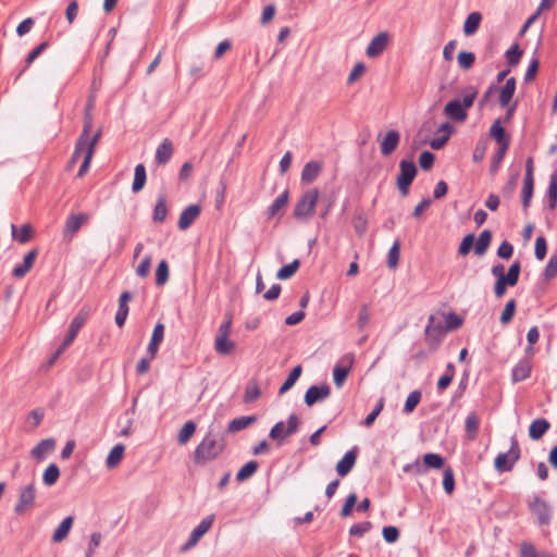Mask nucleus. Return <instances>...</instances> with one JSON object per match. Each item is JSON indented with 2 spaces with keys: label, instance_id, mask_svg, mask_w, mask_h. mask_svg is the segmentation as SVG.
<instances>
[{
  "label": "nucleus",
  "instance_id": "4468645a",
  "mask_svg": "<svg viewBox=\"0 0 557 557\" xmlns=\"http://www.w3.org/2000/svg\"><path fill=\"white\" fill-rule=\"evenodd\" d=\"M201 213L199 205H189L180 214L177 226L181 231H185L191 226Z\"/></svg>",
  "mask_w": 557,
  "mask_h": 557
},
{
  "label": "nucleus",
  "instance_id": "9b49d317",
  "mask_svg": "<svg viewBox=\"0 0 557 557\" xmlns=\"http://www.w3.org/2000/svg\"><path fill=\"white\" fill-rule=\"evenodd\" d=\"M529 509L536 516L540 525H548L552 519V508L548 503L540 497L529 504Z\"/></svg>",
  "mask_w": 557,
  "mask_h": 557
},
{
  "label": "nucleus",
  "instance_id": "aec40b11",
  "mask_svg": "<svg viewBox=\"0 0 557 557\" xmlns=\"http://www.w3.org/2000/svg\"><path fill=\"white\" fill-rule=\"evenodd\" d=\"M164 338V325L158 322L154 325L152 336L150 343L147 347V355H150V358H154L159 350V345L162 343Z\"/></svg>",
  "mask_w": 557,
  "mask_h": 557
},
{
  "label": "nucleus",
  "instance_id": "f03ea898",
  "mask_svg": "<svg viewBox=\"0 0 557 557\" xmlns=\"http://www.w3.org/2000/svg\"><path fill=\"white\" fill-rule=\"evenodd\" d=\"M478 96L474 86H468L462 90V101L454 99L446 103L444 114L456 122H463L468 117L467 110L470 109Z\"/></svg>",
  "mask_w": 557,
  "mask_h": 557
},
{
  "label": "nucleus",
  "instance_id": "dca6fc26",
  "mask_svg": "<svg viewBox=\"0 0 557 557\" xmlns=\"http://www.w3.org/2000/svg\"><path fill=\"white\" fill-rule=\"evenodd\" d=\"M400 141V134L395 129H391L386 133L380 144L381 153L384 157L392 154L397 148Z\"/></svg>",
  "mask_w": 557,
  "mask_h": 557
},
{
  "label": "nucleus",
  "instance_id": "09e8293b",
  "mask_svg": "<svg viewBox=\"0 0 557 557\" xmlns=\"http://www.w3.org/2000/svg\"><path fill=\"white\" fill-rule=\"evenodd\" d=\"M11 230H12V237L15 240H17L18 243L25 244V243L29 242V239L32 237L30 225H28V224L22 225L20 232L17 233V227L14 224H12Z\"/></svg>",
  "mask_w": 557,
  "mask_h": 557
},
{
  "label": "nucleus",
  "instance_id": "0e129e2a",
  "mask_svg": "<svg viewBox=\"0 0 557 557\" xmlns=\"http://www.w3.org/2000/svg\"><path fill=\"white\" fill-rule=\"evenodd\" d=\"M487 149V140L486 139H480L473 150L472 159L475 163L481 162L484 157Z\"/></svg>",
  "mask_w": 557,
  "mask_h": 557
},
{
  "label": "nucleus",
  "instance_id": "f3484780",
  "mask_svg": "<svg viewBox=\"0 0 557 557\" xmlns=\"http://www.w3.org/2000/svg\"><path fill=\"white\" fill-rule=\"evenodd\" d=\"M358 447L348 450L336 465V472L341 476L347 475L354 468L357 460Z\"/></svg>",
  "mask_w": 557,
  "mask_h": 557
},
{
  "label": "nucleus",
  "instance_id": "5701e85b",
  "mask_svg": "<svg viewBox=\"0 0 557 557\" xmlns=\"http://www.w3.org/2000/svg\"><path fill=\"white\" fill-rule=\"evenodd\" d=\"M321 170L322 164L318 161H310L306 163L301 172V182L307 184L312 183L317 180Z\"/></svg>",
  "mask_w": 557,
  "mask_h": 557
},
{
  "label": "nucleus",
  "instance_id": "a211bd4d",
  "mask_svg": "<svg viewBox=\"0 0 557 557\" xmlns=\"http://www.w3.org/2000/svg\"><path fill=\"white\" fill-rule=\"evenodd\" d=\"M173 152L174 147L172 141L169 138H164L156 150L154 162L158 165L166 164L171 160Z\"/></svg>",
  "mask_w": 557,
  "mask_h": 557
},
{
  "label": "nucleus",
  "instance_id": "6e6d98bb",
  "mask_svg": "<svg viewBox=\"0 0 557 557\" xmlns=\"http://www.w3.org/2000/svg\"><path fill=\"white\" fill-rule=\"evenodd\" d=\"M400 255V243L399 240H395L392 247L388 250L387 255V265L389 269H395L398 265Z\"/></svg>",
  "mask_w": 557,
  "mask_h": 557
},
{
  "label": "nucleus",
  "instance_id": "338daca9",
  "mask_svg": "<svg viewBox=\"0 0 557 557\" xmlns=\"http://www.w3.org/2000/svg\"><path fill=\"white\" fill-rule=\"evenodd\" d=\"M539 66H540V60L536 55H534L524 73L523 79L525 83H530L535 78Z\"/></svg>",
  "mask_w": 557,
  "mask_h": 557
},
{
  "label": "nucleus",
  "instance_id": "f8f14e48",
  "mask_svg": "<svg viewBox=\"0 0 557 557\" xmlns=\"http://www.w3.org/2000/svg\"><path fill=\"white\" fill-rule=\"evenodd\" d=\"M391 40V36L387 32H381L375 35L371 41L369 42L366 54L370 59H375L380 57L384 50L387 48Z\"/></svg>",
  "mask_w": 557,
  "mask_h": 557
},
{
  "label": "nucleus",
  "instance_id": "c03bdc74",
  "mask_svg": "<svg viewBox=\"0 0 557 557\" xmlns=\"http://www.w3.org/2000/svg\"><path fill=\"white\" fill-rule=\"evenodd\" d=\"M258 462L255 460H251L247 463H245L237 472L236 480L238 482H243L251 478L258 470Z\"/></svg>",
  "mask_w": 557,
  "mask_h": 557
},
{
  "label": "nucleus",
  "instance_id": "b1692460",
  "mask_svg": "<svg viewBox=\"0 0 557 557\" xmlns=\"http://www.w3.org/2000/svg\"><path fill=\"white\" fill-rule=\"evenodd\" d=\"M516 91V78L510 77L506 81L505 85L499 91V104L500 107H508Z\"/></svg>",
  "mask_w": 557,
  "mask_h": 557
},
{
  "label": "nucleus",
  "instance_id": "412c9836",
  "mask_svg": "<svg viewBox=\"0 0 557 557\" xmlns=\"http://www.w3.org/2000/svg\"><path fill=\"white\" fill-rule=\"evenodd\" d=\"M132 299V294L129 292H123L119 298V308L115 314V323L119 327H122L125 324V321L128 315V305L127 302Z\"/></svg>",
  "mask_w": 557,
  "mask_h": 557
},
{
  "label": "nucleus",
  "instance_id": "e2e57ef3",
  "mask_svg": "<svg viewBox=\"0 0 557 557\" xmlns=\"http://www.w3.org/2000/svg\"><path fill=\"white\" fill-rule=\"evenodd\" d=\"M521 271V264L519 261H515L508 269V272L505 274L510 283V287H513L518 281Z\"/></svg>",
  "mask_w": 557,
  "mask_h": 557
},
{
  "label": "nucleus",
  "instance_id": "603ef678",
  "mask_svg": "<svg viewBox=\"0 0 557 557\" xmlns=\"http://www.w3.org/2000/svg\"><path fill=\"white\" fill-rule=\"evenodd\" d=\"M523 54L518 44H513L505 53L509 66H516Z\"/></svg>",
  "mask_w": 557,
  "mask_h": 557
},
{
  "label": "nucleus",
  "instance_id": "f257e3e1",
  "mask_svg": "<svg viewBox=\"0 0 557 557\" xmlns=\"http://www.w3.org/2000/svg\"><path fill=\"white\" fill-rule=\"evenodd\" d=\"M225 448L223 435L213 434L211 431L206 434L200 444L195 449V462L205 463L215 459Z\"/></svg>",
  "mask_w": 557,
  "mask_h": 557
},
{
  "label": "nucleus",
  "instance_id": "13d9d810",
  "mask_svg": "<svg viewBox=\"0 0 557 557\" xmlns=\"http://www.w3.org/2000/svg\"><path fill=\"white\" fill-rule=\"evenodd\" d=\"M423 462L428 468L440 469L444 465V459L438 454L429 453L424 455Z\"/></svg>",
  "mask_w": 557,
  "mask_h": 557
},
{
  "label": "nucleus",
  "instance_id": "e433bc0d",
  "mask_svg": "<svg viewBox=\"0 0 557 557\" xmlns=\"http://www.w3.org/2000/svg\"><path fill=\"white\" fill-rule=\"evenodd\" d=\"M146 169L144 164L139 163L135 166L134 181L132 185V190L134 193L140 191L146 184Z\"/></svg>",
  "mask_w": 557,
  "mask_h": 557
},
{
  "label": "nucleus",
  "instance_id": "2f4dec72",
  "mask_svg": "<svg viewBox=\"0 0 557 557\" xmlns=\"http://www.w3.org/2000/svg\"><path fill=\"white\" fill-rule=\"evenodd\" d=\"M492 242V232L490 230H484L479 235L475 246H474V252L478 256H483L487 248L490 247Z\"/></svg>",
  "mask_w": 557,
  "mask_h": 557
},
{
  "label": "nucleus",
  "instance_id": "864d4df0",
  "mask_svg": "<svg viewBox=\"0 0 557 557\" xmlns=\"http://www.w3.org/2000/svg\"><path fill=\"white\" fill-rule=\"evenodd\" d=\"M169 281V264L165 260H161L156 271L157 286H163Z\"/></svg>",
  "mask_w": 557,
  "mask_h": 557
},
{
  "label": "nucleus",
  "instance_id": "a878e982",
  "mask_svg": "<svg viewBox=\"0 0 557 557\" xmlns=\"http://www.w3.org/2000/svg\"><path fill=\"white\" fill-rule=\"evenodd\" d=\"M74 518L72 516H69L64 518L61 523L55 529L53 535H52V542L60 543L63 540H65L73 527Z\"/></svg>",
  "mask_w": 557,
  "mask_h": 557
},
{
  "label": "nucleus",
  "instance_id": "1a4fd4ad",
  "mask_svg": "<svg viewBox=\"0 0 557 557\" xmlns=\"http://www.w3.org/2000/svg\"><path fill=\"white\" fill-rule=\"evenodd\" d=\"M86 319H87V313H84V312H79L78 314H76L74 317V319L72 320V322L70 324L69 332H67L63 343L55 351V355H54L52 361L55 360L73 343V341L76 338L79 330L85 324Z\"/></svg>",
  "mask_w": 557,
  "mask_h": 557
},
{
  "label": "nucleus",
  "instance_id": "6e6552de",
  "mask_svg": "<svg viewBox=\"0 0 557 557\" xmlns=\"http://www.w3.org/2000/svg\"><path fill=\"white\" fill-rule=\"evenodd\" d=\"M91 127H92L91 115L89 112H86L85 117H84L83 131L75 144V149H74V152L71 158L72 163H75L78 160V158L83 151H85V152L87 151V147H89V143L91 141V137H92V136H90Z\"/></svg>",
  "mask_w": 557,
  "mask_h": 557
},
{
  "label": "nucleus",
  "instance_id": "4d7b16f0",
  "mask_svg": "<svg viewBox=\"0 0 557 557\" xmlns=\"http://www.w3.org/2000/svg\"><path fill=\"white\" fill-rule=\"evenodd\" d=\"M516 300L515 299H510L506 305H505V308L500 314V318H499V321L502 324L506 325L508 324L512 318H513V314H515V311H516Z\"/></svg>",
  "mask_w": 557,
  "mask_h": 557
},
{
  "label": "nucleus",
  "instance_id": "0eeeda50",
  "mask_svg": "<svg viewBox=\"0 0 557 557\" xmlns=\"http://www.w3.org/2000/svg\"><path fill=\"white\" fill-rule=\"evenodd\" d=\"M354 363L355 355L352 352H347L337 360L333 369V381L337 388H341L344 385Z\"/></svg>",
  "mask_w": 557,
  "mask_h": 557
},
{
  "label": "nucleus",
  "instance_id": "8fccbe9b",
  "mask_svg": "<svg viewBox=\"0 0 557 557\" xmlns=\"http://www.w3.org/2000/svg\"><path fill=\"white\" fill-rule=\"evenodd\" d=\"M300 267V261L298 259H295L293 262L282 267L277 273H276V277L278 280H288L296 272L297 270L299 269Z\"/></svg>",
  "mask_w": 557,
  "mask_h": 557
},
{
  "label": "nucleus",
  "instance_id": "bb28decb",
  "mask_svg": "<svg viewBox=\"0 0 557 557\" xmlns=\"http://www.w3.org/2000/svg\"><path fill=\"white\" fill-rule=\"evenodd\" d=\"M548 429L549 422L546 419H535L529 426V436L532 440L537 441L548 431Z\"/></svg>",
  "mask_w": 557,
  "mask_h": 557
},
{
  "label": "nucleus",
  "instance_id": "a18cd8bd",
  "mask_svg": "<svg viewBox=\"0 0 557 557\" xmlns=\"http://www.w3.org/2000/svg\"><path fill=\"white\" fill-rule=\"evenodd\" d=\"M301 371H302L301 366H296L295 368H293V370L289 372L287 379L285 380V382L282 384V386L278 389L280 395L285 394L287 391H289L294 386L296 381L299 379Z\"/></svg>",
  "mask_w": 557,
  "mask_h": 557
},
{
  "label": "nucleus",
  "instance_id": "c9c22d12",
  "mask_svg": "<svg viewBox=\"0 0 557 557\" xmlns=\"http://www.w3.org/2000/svg\"><path fill=\"white\" fill-rule=\"evenodd\" d=\"M261 396V391L256 380H250L246 384L243 400L246 404L257 400Z\"/></svg>",
  "mask_w": 557,
  "mask_h": 557
},
{
  "label": "nucleus",
  "instance_id": "2eb2a0df",
  "mask_svg": "<svg viewBox=\"0 0 557 557\" xmlns=\"http://www.w3.org/2000/svg\"><path fill=\"white\" fill-rule=\"evenodd\" d=\"M88 220L89 215L87 213L69 215L64 224V236L73 237Z\"/></svg>",
  "mask_w": 557,
  "mask_h": 557
},
{
  "label": "nucleus",
  "instance_id": "69168bd1",
  "mask_svg": "<svg viewBox=\"0 0 557 557\" xmlns=\"http://www.w3.org/2000/svg\"><path fill=\"white\" fill-rule=\"evenodd\" d=\"M101 540H102V535L100 532H94L90 535V540H89L88 547L85 553V557H94L96 548L100 545Z\"/></svg>",
  "mask_w": 557,
  "mask_h": 557
},
{
  "label": "nucleus",
  "instance_id": "680f3d73",
  "mask_svg": "<svg viewBox=\"0 0 557 557\" xmlns=\"http://www.w3.org/2000/svg\"><path fill=\"white\" fill-rule=\"evenodd\" d=\"M444 491L450 495L455 490V478L451 468H446L443 474Z\"/></svg>",
  "mask_w": 557,
  "mask_h": 557
},
{
  "label": "nucleus",
  "instance_id": "c85d7f7f",
  "mask_svg": "<svg viewBox=\"0 0 557 557\" xmlns=\"http://www.w3.org/2000/svg\"><path fill=\"white\" fill-rule=\"evenodd\" d=\"M256 421H257L256 416H243L239 418H235L232 421H230V423L227 425V432L235 433V432L242 431Z\"/></svg>",
  "mask_w": 557,
  "mask_h": 557
},
{
  "label": "nucleus",
  "instance_id": "6ab92c4d",
  "mask_svg": "<svg viewBox=\"0 0 557 557\" xmlns=\"http://www.w3.org/2000/svg\"><path fill=\"white\" fill-rule=\"evenodd\" d=\"M100 136H101V131H97L92 137H91V141L89 143V147H87V151L85 153V157H84V160H83V163L78 170V173H77V176L78 177H82L84 176L88 170H89V166H90V162H91V159H92V156H94V152H95V148H96V145L98 144L99 139H100Z\"/></svg>",
  "mask_w": 557,
  "mask_h": 557
},
{
  "label": "nucleus",
  "instance_id": "49530a36",
  "mask_svg": "<svg viewBox=\"0 0 557 557\" xmlns=\"http://www.w3.org/2000/svg\"><path fill=\"white\" fill-rule=\"evenodd\" d=\"M60 476V469L55 463H51L47 467L42 474V482L47 486H52L57 483Z\"/></svg>",
  "mask_w": 557,
  "mask_h": 557
},
{
  "label": "nucleus",
  "instance_id": "c756f323",
  "mask_svg": "<svg viewBox=\"0 0 557 557\" xmlns=\"http://www.w3.org/2000/svg\"><path fill=\"white\" fill-rule=\"evenodd\" d=\"M289 193L285 189L269 207L268 209V219H272L280 214V212L285 208L288 201Z\"/></svg>",
  "mask_w": 557,
  "mask_h": 557
},
{
  "label": "nucleus",
  "instance_id": "393cba45",
  "mask_svg": "<svg viewBox=\"0 0 557 557\" xmlns=\"http://www.w3.org/2000/svg\"><path fill=\"white\" fill-rule=\"evenodd\" d=\"M36 257H37V250L36 249L30 250L24 257L23 263L14 267L13 275L17 278L25 276L26 273L32 269Z\"/></svg>",
  "mask_w": 557,
  "mask_h": 557
},
{
  "label": "nucleus",
  "instance_id": "ddd939ff",
  "mask_svg": "<svg viewBox=\"0 0 557 557\" xmlns=\"http://www.w3.org/2000/svg\"><path fill=\"white\" fill-rule=\"evenodd\" d=\"M331 395V387L327 384L312 385L305 394V404L309 407L318 401L326 399Z\"/></svg>",
  "mask_w": 557,
  "mask_h": 557
},
{
  "label": "nucleus",
  "instance_id": "9d476101",
  "mask_svg": "<svg viewBox=\"0 0 557 557\" xmlns=\"http://www.w3.org/2000/svg\"><path fill=\"white\" fill-rule=\"evenodd\" d=\"M35 495L36 488L34 483L22 487L18 492L17 503L14 506V512L16 515H23L27 510L32 509L35 505Z\"/></svg>",
  "mask_w": 557,
  "mask_h": 557
},
{
  "label": "nucleus",
  "instance_id": "052dcab7",
  "mask_svg": "<svg viewBox=\"0 0 557 557\" xmlns=\"http://www.w3.org/2000/svg\"><path fill=\"white\" fill-rule=\"evenodd\" d=\"M508 147L509 146H507V144H503V146H499L497 151L494 153V156L492 158V163H491V172L492 173L497 172L499 164L508 150Z\"/></svg>",
  "mask_w": 557,
  "mask_h": 557
},
{
  "label": "nucleus",
  "instance_id": "4c0bfd02",
  "mask_svg": "<svg viewBox=\"0 0 557 557\" xmlns=\"http://www.w3.org/2000/svg\"><path fill=\"white\" fill-rule=\"evenodd\" d=\"M548 208L554 210L557 206V172L555 171L549 177L547 188Z\"/></svg>",
  "mask_w": 557,
  "mask_h": 557
},
{
  "label": "nucleus",
  "instance_id": "58836bf2",
  "mask_svg": "<svg viewBox=\"0 0 557 557\" xmlns=\"http://www.w3.org/2000/svg\"><path fill=\"white\" fill-rule=\"evenodd\" d=\"M519 557H552V555L546 552H537L532 543L524 541L520 544Z\"/></svg>",
  "mask_w": 557,
  "mask_h": 557
},
{
  "label": "nucleus",
  "instance_id": "3c124183",
  "mask_svg": "<svg viewBox=\"0 0 557 557\" xmlns=\"http://www.w3.org/2000/svg\"><path fill=\"white\" fill-rule=\"evenodd\" d=\"M214 521V515H209L203 518L200 523L191 531L194 537L201 539L212 527Z\"/></svg>",
  "mask_w": 557,
  "mask_h": 557
},
{
  "label": "nucleus",
  "instance_id": "473e14b6",
  "mask_svg": "<svg viewBox=\"0 0 557 557\" xmlns=\"http://www.w3.org/2000/svg\"><path fill=\"white\" fill-rule=\"evenodd\" d=\"M531 374V366L529 361L521 360L512 369V381L520 382L528 379Z\"/></svg>",
  "mask_w": 557,
  "mask_h": 557
},
{
  "label": "nucleus",
  "instance_id": "7c9ffc66",
  "mask_svg": "<svg viewBox=\"0 0 557 557\" xmlns=\"http://www.w3.org/2000/svg\"><path fill=\"white\" fill-rule=\"evenodd\" d=\"M482 21V14L480 12H471L466 21H465V24H463V33L466 36H471L473 35L479 26H480V23Z\"/></svg>",
  "mask_w": 557,
  "mask_h": 557
},
{
  "label": "nucleus",
  "instance_id": "37998d69",
  "mask_svg": "<svg viewBox=\"0 0 557 557\" xmlns=\"http://www.w3.org/2000/svg\"><path fill=\"white\" fill-rule=\"evenodd\" d=\"M197 425L194 421H187L180 430L177 435V442L181 445H185L189 442L194 433L196 432Z\"/></svg>",
  "mask_w": 557,
  "mask_h": 557
},
{
  "label": "nucleus",
  "instance_id": "ea45409f",
  "mask_svg": "<svg viewBox=\"0 0 557 557\" xmlns=\"http://www.w3.org/2000/svg\"><path fill=\"white\" fill-rule=\"evenodd\" d=\"M124 455V446L122 444L115 445L109 453L106 463L109 469L116 467Z\"/></svg>",
  "mask_w": 557,
  "mask_h": 557
},
{
  "label": "nucleus",
  "instance_id": "20e7f679",
  "mask_svg": "<svg viewBox=\"0 0 557 557\" xmlns=\"http://www.w3.org/2000/svg\"><path fill=\"white\" fill-rule=\"evenodd\" d=\"M299 424L300 421L297 414L292 413L287 418L286 425L283 421H280L273 425V428L270 430L269 437L273 441H276L278 444H282L285 438L298 431Z\"/></svg>",
  "mask_w": 557,
  "mask_h": 557
},
{
  "label": "nucleus",
  "instance_id": "a19ab883",
  "mask_svg": "<svg viewBox=\"0 0 557 557\" xmlns=\"http://www.w3.org/2000/svg\"><path fill=\"white\" fill-rule=\"evenodd\" d=\"M491 136L497 141L499 146H503V144H507L509 146V137L506 136L504 127L500 125V121L496 120L491 129H490Z\"/></svg>",
  "mask_w": 557,
  "mask_h": 557
},
{
  "label": "nucleus",
  "instance_id": "7ed1b4c3",
  "mask_svg": "<svg viewBox=\"0 0 557 557\" xmlns=\"http://www.w3.org/2000/svg\"><path fill=\"white\" fill-rule=\"evenodd\" d=\"M519 458V444L517 438L512 436L509 450L507 453H500L496 456L494 460V467L499 473L511 471Z\"/></svg>",
  "mask_w": 557,
  "mask_h": 557
},
{
  "label": "nucleus",
  "instance_id": "4be33fe9",
  "mask_svg": "<svg viewBox=\"0 0 557 557\" xmlns=\"http://www.w3.org/2000/svg\"><path fill=\"white\" fill-rule=\"evenodd\" d=\"M55 446V441L53 438H46L40 441L30 451L32 456L38 460H44L48 454H50Z\"/></svg>",
  "mask_w": 557,
  "mask_h": 557
},
{
  "label": "nucleus",
  "instance_id": "79ce46f5",
  "mask_svg": "<svg viewBox=\"0 0 557 557\" xmlns=\"http://www.w3.org/2000/svg\"><path fill=\"white\" fill-rule=\"evenodd\" d=\"M542 275L545 282H549L557 276V250L550 255Z\"/></svg>",
  "mask_w": 557,
  "mask_h": 557
},
{
  "label": "nucleus",
  "instance_id": "774afa93",
  "mask_svg": "<svg viewBox=\"0 0 557 557\" xmlns=\"http://www.w3.org/2000/svg\"><path fill=\"white\" fill-rule=\"evenodd\" d=\"M383 407H384V399H383V398H381V399L377 401L376 406L373 408V410H372V411L367 416V418L364 419V421L362 422V424H363L366 428H370V426L374 423V421H375L376 417H377V416L381 413V411L383 410Z\"/></svg>",
  "mask_w": 557,
  "mask_h": 557
},
{
  "label": "nucleus",
  "instance_id": "39448f33",
  "mask_svg": "<svg viewBox=\"0 0 557 557\" xmlns=\"http://www.w3.org/2000/svg\"><path fill=\"white\" fill-rule=\"evenodd\" d=\"M417 166L413 161L401 160L399 162V174L396 178V185L401 196L406 197L409 194V188L417 175Z\"/></svg>",
  "mask_w": 557,
  "mask_h": 557
},
{
  "label": "nucleus",
  "instance_id": "bf43d9fd",
  "mask_svg": "<svg viewBox=\"0 0 557 557\" xmlns=\"http://www.w3.org/2000/svg\"><path fill=\"white\" fill-rule=\"evenodd\" d=\"M458 64L462 70H469L473 66L475 55L472 52L461 51L458 54Z\"/></svg>",
  "mask_w": 557,
  "mask_h": 557
},
{
  "label": "nucleus",
  "instance_id": "72a5a7b5",
  "mask_svg": "<svg viewBox=\"0 0 557 557\" xmlns=\"http://www.w3.org/2000/svg\"><path fill=\"white\" fill-rule=\"evenodd\" d=\"M466 436L469 441L476 437L479 430V418L475 412H470L465 421Z\"/></svg>",
  "mask_w": 557,
  "mask_h": 557
},
{
  "label": "nucleus",
  "instance_id": "5fc2aeb1",
  "mask_svg": "<svg viewBox=\"0 0 557 557\" xmlns=\"http://www.w3.org/2000/svg\"><path fill=\"white\" fill-rule=\"evenodd\" d=\"M533 190H534V181H523V188H522V207L524 210H527L530 207L532 197H533Z\"/></svg>",
  "mask_w": 557,
  "mask_h": 557
},
{
  "label": "nucleus",
  "instance_id": "f704fd0d",
  "mask_svg": "<svg viewBox=\"0 0 557 557\" xmlns=\"http://www.w3.org/2000/svg\"><path fill=\"white\" fill-rule=\"evenodd\" d=\"M168 215V207L165 196L161 195L158 197L157 203L153 209V222L163 223Z\"/></svg>",
  "mask_w": 557,
  "mask_h": 557
},
{
  "label": "nucleus",
  "instance_id": "de8ad7c7",
  "mask_svg": "<svg viewBox=\"0 0 557 557\" xmlns=\"http://www.w3.org/2000/svg\"><path fill=\"white\" fill-rule=\"evenodd\" d=\"M421 398H422L421 391H419V389L412 391L408 395V397L405 401L403 412L406 414L411 413L416 409V407L419 405V403L421 401Z\"/></svg>",
  "mask_w": 557,
  "mask_h": 557
},
{
  "label": "nucleus",
  "instance_id": "423d86ee",
  "mask_svg": "<svg viewBox=\"0 0 557 557\" xmlns=\"http://www.w3.org/2000/svg\"><path fill=\"white\" fill-rule=\"evenodd\" d=\"M319 198L318 189H311L306 191L298 200L294 209V216L296 219H309L313 215L317 201Z\"/></svg>",
  "mask_w": 557,
  "mask_h": 557
},
{
  "label": "nucleus",
  "instance_id": "cd10ccee",
  "mask_svg": "<svg viewBox=\"0 0 557 557\" xmlns=\"http://www.w3.org/2000/svg\"><path fill=\"white\" fill-rule=\"evenodd\" d=\"M230 336H215L214 349L221 356L230 355L234 351L236 344L228 339Z\"/></svg>",
  "mask_w": 557,
  "mask_h": 557
}]
</instances>
